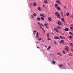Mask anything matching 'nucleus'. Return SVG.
Segmentation results:
<instances>
[{
  "label": "nucleus",
  "mask_w": 73,
  "mask_h": 73,
  "mask_svg": "<svg viewBox=\"0 0 73 73\" xmlns=\"http://www.w3.org/2000/svg\"><path fill=\"white\" fill-rule=\"evenodd\" d=\"M55 14L58 17V18H60V14L58 13V12H55Z\"/></svg>",
  "instance_id": "obj_1"
},
{
  "label": "nucleus",
  "mask_w": 73,
  "mask_h": 73,
  "mask_svg": "<svg viewBox=\"0 0 73 73\" xmlns=\"http://www.w3.org/2000/svg\"><path fill=\"white\" fill-rule=\"evenodd\" d=\"M54 31L56 32L57 33H58V29L57 28H55L54 29Z\"/></svg>",
  "instance_id": "obj_2"
},
{
  "label": "nucleus",
  "mask_w": 73,
  "mask_h": 73,
  "mask_svg": "<svg viewBox=\"0 0 73 73\" xmlns=\"http://www.w3.org/2000/svg\"><path fill=\"white\" fill-rule=\"evenodd\" d=\"M58 24L59 25H62V23H61L59 21H58Z\"/></svg>",
  "instance_id": "obj_3"
},
{
  "label": "nucleus",
  "mask_w": 73,
  "mask_h": 73,
  "mask_svg": "<svg viewBox=\"0 0 73 73\" xmlns=\"http://www.w3.org/2000/svg\"><path fill=\"white\" fill-rule=\"evenodd\" d=\"M63 30H64L65 31H66V32H68L69 31V29H68V28H66L65 29H63Z\"/></svg>",
  "instance_id": "obj_4"
},
{
  "label": "nucleus",
  "mask_w": 73,
  "mask_h": 73,
  "mask_svg": "<svg viewBox=\"0 0 73 73\" xmlns=\"http://www.w3.org/2000/svg\"><path fill=\"white\" fill-rule=\"evenodd\" d=\"M56 3H57L58 4H61V3L59 1V0H57L56 1Z\"/></svg>",
  "instance_id": "obj_5"
},
{
  "label": "nucleus",
  "mask_w": 73,
  "mask_h": 73,
  "mask_svg": "<svg viewBox=\"0 0 73 73\" xmlns=\"http://www.w3.org/2000/svg\"><path fill=\"white\" fill-rule=\"evenodd\" d=\"M38 35H39L38 33V32H37L36 33V38H37L38 37H39V36H38Z\"/></svg>",
  "instance_id": "obj_6"
},
{
  "label": "nucleus",
  "mask_w": 73,
  "mask_h": 73,
  "mask_svg": "<svg viewBox=\"0 0 73 73\" xmlns=\"http://www.w3.org/2000/svg\"><path fill=\"white\" fill-rule=\"evenodd\" d=\"M54 39H60L59 37L56 36H55L54 37Z\"/></svg>",
  "instance_id": "obj_7"
},
{
  "label": "nucleus",
  "mask_w": 73,
  "mask_h": 73,
  "mask_svg": "<svg viewBox=\"0 0 73 73\" xmlns=\"http://www.w3.org/2000/svg\"><path fill=\"white\" fill-rule=\"evenodd\" d=\"M51 48V46H49L47 48V50H49Z\"/></svg>",
  "instance_id": "obj_8"
},
{
  "label": "nucleus",
  "mask_w": 73,
  "mask_h": 73,
  "mask_svg": "<svg viewBox=\"0 0 73 73\" xmlns=\"http://www.w3.org/2000/svg\"><path fill=\"white\" fill-rule=\"evenodd\" d=\"M52 63L53 64H56V61L54 60H52Z\"/></svg>",
  "instance_id": "obj_9"
},
{
  "label": "nucleus",
  "mask_w": 73,
  "mask_h": 73,
  "mask_svg": "<svg viewBox=\"0 0 73 73\" xmlns=\"http://www.w3.org/2000/svg\"><path fill=\"white\" fill-rule=\"evenodd\" d=\"M64 18H63L61 19V20H62V21H63V22L65 23V21H64Z\"/></svg>",
  "instance_id": "obj_10"
},
{
  "label": "nucleus",
  "mask_w": 73,
  "mask_h": 73,
  "mask_svg": "<svg viewBox=\"0 0 73 73\" xmlns=\"http://www.w3.org/2000/svg\"><path fill=\"white\" fill-rule=\"evenodd\" d=\"M44 3L45 4H48V1H47V0H45V1H44Z\"/></svg>",
  "instance_id": "obj_11"
},
{
  "label": "nucleus",
  "mask_w": 73,
  "mask_h": 73,
  "mask_svg": "<svg viewBox=\"0 0 73 73\" xmlns=\"http://www.w3.org/2000/svg\"><path fill=\"white\" fill-rule=\"evenodd\" d=\"M52 19V18L50 17H49L48 18V21H51V19Z\"/></svg>",
  "instance_id": "obj_12"
},
{
  "label": "nucleus",
  "mask_w": 73,
  "mask_h": 73,
  "mask_svg": "<svg viewBox=\"0 0 73 73\" xmlns=\"http://www.w3.org/2000/svg\"><path fill=\"white\" fill-rule=\"evenodd\" d=\"M60 43H61L62 42V43H64V40H61L60 41Z\"/></svg>",
  "instance_id": "obj_13"
},
{
  "label": "nucleus",
  "mask_w": 73,
  "mask_h": 73,
  "mask_svg": "<svg viewBox=\"0 0 73 73\" xmlns=\"http://www.w3.org/2000/svg\"><path fill=\"white\" fill-rule=\"evenodd\" d=\"M62 53L64 54H66V52H65V51L64 50H63V51H62Z\"/></svg>",
  "instance_id": "obj_14"
},
{
  "label": "nucleus",
  "mask_w": 73,
  "mask_h": 73,
  "mask_svg": "<svg viewBox=\"0 0 73 73\" xmlns=\"http://www.w3.org/2000/svg\"><path fill=\"white\" fill-rule=\"evenodd\" d=\"M40 16H42L43 17H45V15L42 14H40Z\"/></svg>",
  "instance_id": "obj_15"
},
{
  "label": "nucleus",
  "mask_w": 73,
  "mask_h": 73,
  "mask_svg": "<svg viewBox=\"0 0 73 73\" xmlns=\"http://www.w3.org/2000/svg\"><path fill=\"white\" fill-rule=\"evenodd\" d=\"M68 56H72V54L71 53H68Z\"/></svg>",
  "instance_id": "obj_16"
},
{
  "label": "nucleus",
  "mask_w": 73,
  "mask_h": 73,
  "mask_svg": "<svg viewBox=\"0 0 73 73\" xmlns=\"http://www.w3.org/2000/svg\"><path fill=\"white\" fill-rule=\"evenodd\" d=\"M37 20L38 21H40V17H38L37 19Z\"/></svg>",
  "instance_id": "obj_17"
},
{
  "label": "nucleus",
  "mask_w": 73,
  "mask_h": 73,
  "mask_svg": "<svg viewBox=\"0 0 73 73\" xmlns=\"http://www.w3.org/2000/svg\"><path fill=\"white\" fill-rule=\"evenodd\" d=\"M36 31H33V33L34 34V35H36Z\"/></svg>",
  "instance_id": "obj_18"
},
{
  "label": "nucleus",
  "mask_w": 73,
  "mask_h": 73,
  "mask_svg": "<svg viewBox=\"0 0 73 73\" xmlns=\"http://www.w3.org/2000/svg\"><path fill=\"white\" fill-rule=\"evenodd\" d=\"M57 54H58V55L60 56H61V54H60V53H59V52H57Z\"/></svg>",
  "instance_id": "obj_19"
},
{
  "label": "nucleus",
  "mask_w": 73,
  "mask_h": 73,
  "mask_svg": "<svg viewBox=\"0 0 73 73\" xmlns=\"http://www.w3.org/2000/svg\"><path fill=\"white\" fill-rule=\"evenodd\" d=\"M38 11H41V8H40V7H38Z\"/></svg>",
  "instance_id": "obj_20"
},
{
  "label": "nucleus",
  "mask_w": 73,
  "mask_h": 73,
  "mask_svg": "<svg viewBox=\"0 0 73 73\" xmlns=\"http://www.w3.org/2000/svg\"><path fill=\"white\" fill-rule=\"evenodd\" d=\"M33 15L34 16H37V14L35 13H34L33 14Z\"/></svg>",
  "instance_id": "obj_21"
},
{
  "label": "nucleus",
  "mask_w": 73,
  "mask_h": 73,
  "mask_svg": "<svg viewBox=\"0 0 73 73\" xmlns=\"http://www.w3.org/2000/svg\"><path fill=\"white\" fill-rule=\"evenodd\" d=\"M41 20H44V17H41Z\"/></svg>",
  "instance_id": "obj_22"
},
{
  "label": "nucleus",
  "mask_w": 73,
  "mask_h": 73,
  "mask_svg": "<svg viewBox=\"0 0 73 73\" xmlns=\"http://www.w3.org/2000/svg\"><path fill=\"white\" fill-rule=\"evenodd\" d=\"M47 37L49 38V33H48L47 35Z\"/></svg>",
  "instance_id": "obj_23"
},
{
  "label": "nucleus",
  "mask_w": 73,
  "mask_h": 73,
  "mask_svg": "<svg viewBox=\"0 0 73 73\" xmlns=\"http://www.w3.org/2000/svg\"><path fill=\"white\" fill-rule=\"evenodd\" d=\"M58 28V29H61V28L60 27V26H58L57 27Z\"/></svg>",
  "instance_id": "obj_24"
},
{
  "label": "nucleus",
  "mask_w": 73,
  "mask_h": 73,
  "mask_svg": "<svg viewBox=\"0 0 73 73\" xmlns=\"http://www.w3.org/2000/svg\"><path fill=\"white\" fill-rule=\"evenodd\" d=\"M44 25L45 26L46 28L48 29V27H47V25H46V24H44Z\"/></svg>",
  "instance_id": "obj_25"
},
{
  "label": "nucleus",
  "mask_w": 73,
  "mask_h": 73,
  "mask_svg": "<svg viewBox=\"0 0 73 73\" xmlns=\"http://www.w3.org/2000/svg\"><path fill=\"white\" fill-rule=\"evenodd\" d=\"M38 40L39 41H41V40H42V38H39L38 39Z\"/></svg>",
  "instance_id": "obj_26"
},
{
  "label": "nucleus",
  "mask_w": 73,
  "mask_h": 73,
  "mask_svg": "<svg viewBox=\"0 0 73 73\" xmlns=\"http://www.w3.org/2000/svg\"><path fill=\"white\" fill-rule=\"evenodd\" d=\"M57 9H58V10H60V7H58L57 8Z\"/></svg>",
  "instance_id": "obj_27"
},
{
  "label": "nucleus",
  "mask_w": 73,
  "mask_h": 73,
  "mask_svg": "<svg viewBox=\"0 0 73 73\" xmlns=\"http://www.w3.org/2000/svg\"><path fill=\"white\" fill-rule=\"evenodd\" d=\"M55 7H58V5H57V4H55Z\"/></svg>",
  "instance_id": "obj_28"
},
{
  "label": "nucleus",
  "mask_w": 73,
  "mask_h": 73,
  "mask_svg": "<svg viewBox=\"0 0 73 73\" xmlns=\"http://www.w3.org/2000/svg\"><path fill=\"white\" fill-rule=\"evenodd\" d=\"M61 16L62 17H63V13L62 12L61 13Z\"/></svg>",
  "instance_id": "obj_29"
},
{
  "label": "nucleus",
  "mask_w": 73,
  "mask_h": 73,
  "mask_svg": "<svg viewBox=\"0 0 73 73\" xmlns=\"http://www.w3.org/2000/svg\"><path fill=\"white\" fill-rule=\"evenodd\" d=\"M69 15V13H67L66 14V16H68Z\"/></svg>",
  "instance_id": "obj_30"
},
{
  "label": "nucleus",
  "mask_w": 73,
  "mask_h": 73,
  "mask_svg": "<svg viewBox=\"0 0 73 73\" xmlns=\"http://www.w3.org/2000/svg\"><path fill=\"white\" fill-rule=\"evenodd\" d=\"M36 6V3L35 2L34 3V7H35V6Z\"/></svg>",
  "instance_id": "obj_31"
},
{
  "label": "nucleus",
  "mask_w": 73,
  "mask_h": 73,
  "mask_svg": "<svg viewBox=\"0 0 73 73\" xmlns=\"http://www.w3.org/2000/svg\"><path fill=\"white\" fill-rule=\"evenodd\" d=\"M65 49H66V50L67 51H68V52H69V49H68V48H65Z\"/></svg>",
  "instance_id": "obj_32"
},
{
  "label": "nucleus",
  "mask_w": 73,
  "mask_h": 73,
  "mask_svg": "<svg viewBox=\"0 0 73 73\" xmlns=\"http://www.w3.org/2000/svg\"><path fill=\"white\" fill-rule=\"evenodd\" d=\"M69 37L70 38H73V36H69Z\"/></svg>",
  "instance_id": "obj_33"
},
{
  "label": "nucleus",
  "mask_w": 73,
  "mask_h": 73,
  "mask_svg": "<svg viewBox=\"0 0 73 73\" xmlns=\"http://www.w3.org/2000/svg\"><path fill=\"white\" fill-rule=\"evenodd\" d=\"M50 56H54V54H50Z\"/></svg>",
  "instance_id": "obj_34"
},
{
  "label": "nucleus",
  "mask_w": 73,
  "mask_h": 73,
  "mask_svg": "<svg viewBox=\"0 0 73 73\" xmlns=\"http://www.w3.org/2000/svg\"><path fill=\"white\" fill-rule=\"evenodd\" d=\"M69 34H70V35H73V34L70 32H69Z\"/></svg>",
  "instance_id": "obj_35"
},
{
  "label": "nucleus",
  "mask_w": 73,
  "mask_h": 73,
  "mask_svg": "<svg viewBox=\"0 0 73 73\" xmlns=\"http://www.w3.org/2000/svg\"><path fill=\"white\" fill-rule=\"evenodd\" d=\"M63 66V65L62 64H61L59 65L60 67H62Z\"/></svg>",
  "instance_id": "obj_36"
},
{
  "label": "nucleus",
  "mask_w": 73,
  "mask_h": 73,
  "mask_svg": "<svg viewBox=\"0 0 73 73\" xmlns=\"http://www.w3.org/2000/svg\"><path fill=\"white\" fill-rule=\"evenodd\" d=\"M31 18H34V16L33 15H31Z\"/></svg>",
  "instance_id": "obj_37"
},
{
  "label": "nucleus",
  "mask_w": 73,
  "mask_h": 73,
  "mask_svg": "<svg viewBox=\"0 0 73 73\" xmlns=\"http://www.w3.org/2000/svg\"><path fill=\"white\" fill-rule=\"evenodd\" d=\"M70 29H71V30H73V27H70Z\"/></svg>",
  "instance_id": "obj_38"
},
{
  "label": "nucleus",
  "mask_w": 73,
  "mask_h": 73,
  "mask_svg": "<svg viewBox=\"0 0 73 73\" xmlns=\"http://www.w3.org/2000/svg\"><path fill=\"white\" fill-rule=\"evenodd\" d=\"M60 38H63V37L62 36H60Z\"/></svg>",
  "instance_id": "obj_39"
},
{
  "label": "nucleus",
  "mask_w": 73,
  "mask_h": 73,
  "mask_svg": "<svg viewBox=\"0 0 73 73\" xmlns=\"http://www.w3.org/2000/svg\"><path fill=\"white\" fill-rule=\"evenodd\" d=\"M50 40L51 39H50V38H47V40Z\"/></svg>",
  "instance_id": "obj_40"
},
{
  "label": "nucleus",
  "mask_w": 73,
  "mask_h": 73,
  "mask_svg": "<svg viewBox=\"0 0 73 73\" xmlns=\"http://www.w3.org/2000/svg\"><path fill=\"white\" fill-rule=\"evenodd\" d=\"M38 24L39 25V26L41 25V24H40V23H39V22L38 23Z\"/></svg>",
  "instance_id": "obj_41"
},
{
  "label": "nucleus",
  "mask_w": 73,
  "mask_h": 73,
  "mask_svg": "<svg viewBox=\"0 0 73 73\" xmlns=\"http://www.w3.org/2000/svg\"><path fill=\"white\" fill-rule=\"evenodd\" d=\"M54 44H57V43H56V42L55 41H54Z\"/></svg>",
  "instance_id": "obj_42"
},
{
  "label": "nucleus",
  "mask_w": 73,
  "mask_h": 73,
  "mask_svg": "<svg viewBox=\"0 0 73 73\" xmlns=\"http://www.w3.org/2000/svg\"><path fill=\"white\" fill-rule=\"evenodd\" d=\"M64 8L65 9H66V6H64Z\"/></svg>",
  "instance_id": "obj_43"
},
{
  "label": "nucleus",
  "mask_w": 73,
  "mask_h": 73,
  "mask_svg": "<svg viewBox=\"0 0 73 73\" xmlns=\"http://www.w3.org/2000/svg\"><path fill=\"white\" fill-rule=\"evenodd\" d=\"M41 25H39L40 27V28H41V29H42V27H41Z\"/></svg>",
  "instance_id": "obj_44"
},
{
  "label": "nucleus",
  "mask_w": 73,
  "mask_h": 73,
  "mask_svg": "<svg viewBox=\"0 0 73 73\" xmlns=\"http://www.w3.org/2000/svg\"><path fill=\"white\" fill-rule=\"evenodd\" d=\"M42 31H43L44 32V33H45V30L44 29H42Z\"/></svg>",
  "instance_id": "obj_45"
},
{
  "label": "nucleus",
  "mask_w": 73,
  "mask_h": 73,
  "mask_svg": "<svg viewBox=\"0 0 73 73\" xmlns=\"http://www.w3.org/2000/svg\"><path fill=\"white\" fill-rule=\"evenodd\" d=\"M70 45H72V46L73 44H72V43H70Z\"/></svg>",
  "instance_id": "obj_46"
},
{
  "label": "nucleus",
  "mask_w": 73,
  "mask_h": 73,
  "mask_svg": "<svg viewBox=\"0 0 73 73\" xmlns=\"http://www.w3.org/2000/svg\"><path fill=\"white\" fill-rule=\"evenodd\" d=\"M71 50L72 51V52H73V49L72 48L71 49Z\"/></svg>",
  "instance_id": "obj_47"
},
{
  "label": "nucleus",
  "mask_w": 73,
  "mask_h": 73,
  "mask_svg": "<svg viewBox=\"0 0 73 73\" xmlns=\"http://www.w3.org/2000/svg\"><path fill=\"white\" fill-rule=\"evenodd\" d=\"M43 7H45V5H43Z\"/></svg>",
  "instance_id": "obj_48"
},
{
  "label": "nucleus",
  "mask_w": 73,
  "mask_h": 73,
  "mask_svg": "<svg viewBox=\"0 0 73 73\" xmlns=\"http://www.w3.org/2000/svg\"><path fill=\"white\" fill-rule=\"evenodd\" d=\"M65 47H66V48H69V47H68V46H65Z\"/></svg>",
  "instance_id": "obj_49"
},
{
  "label": "nucleus",
  "mask_w": 73,
  "mask_h": 73,
  "mask_svg": "<svg viewBox=\"0 0 73 73\" xmlns=\"http://www.w3.org/2000/svg\"><path fill=\"white\" fill-rule=\"evenodd\" d=\"M36 48H40V47H39L38 46H37Z\"/></svg>",
  "instance_id": "obj_50"
},
{
  "label": "nucleus",
  "mask_w": 73,
  "mask_h": 73,
  "mask_svg": "<svg viewBox=\"0 0 73 73\" xmlns=\"http://www.w3.org/2000/svg\"><path fill=\"white\" fill-rule=\"evenodd\" d=\"M63 39H65V37H63Z\"/></svg>",
  "instance_id": "obj_51"
},
{
  "label": "nucleus",
  "mask_w": 73,
  "mask_h": 73,
  "mask_svg": "<svg viewBox=\"0 0 73 73\" xmlns=\"http://www.w3.org/2000/svg\"><path fill=\"white\" fill-rule=\"evenodd\" d=\"M41 25V26H42V27H44V25H42L41 24V25Z\"/></svg>",
  "instance_id": "obj_52"
},
{
  "label": "nucleus",
  "mask_w": 73,
  "mask_h": 73,
  "mask_svg": "<svg viewBox=\"0 0 73 73\" xmlns=\"http://www.w3.org/2000/svg\"><path fill=\"white\" fill-rule=\"evenodd\" d=\"M62 36H64V34L63 33L62 34Z\"/></svg>",
  "instance_id": "obj_53"
},
{
  "label": "nucleus",
  "mask_w": 73,
  "mask_h": 73,
  "mask_svg": "<svg viewBox=\"0 0 73 73\" xmlns=\"http://www.w3.org/2000/svg\"><path fill=\"white\" fill-rule=\"evenodd\" d=\"M71 17H72V18H73V15H72L71 16Z\"/></svg>",
  "instance_id": "obj_54"
},
{
  "label": "nucleus",
  "mask_w": 73,
  "mask_h": 73,
  "mask_svg": "<svg viewBox=\"0 0 73 73\" xmlns=\"http://www.w3.org/2000/svg\"><path fill=\"white\" fill-rule=\"evenodd\" d=\"M42 42H45V40H42Z\"/></svg>",
  "instance_id": "obj_55"
},
{
  "label": "nucleus",
  "mask_w": 73,
  "mask_h": 73,
  "mask_svg": "<svg viewBox=\"0 0 73 73\" xmlns=\"http://www.w3.org/2000/svg\"><path fill=\"white\" fill-rule=\"evenodd\" d=\"M36 43H37V44H38V42H36Z\"/></svg>",
  "instance_id": "obj_56"
},
{
  "label": "nucleus",
  "mask_w": 73,
  "mask_h": 73,
  "mask_svg": "<svg viewBox=\"0 0 73 73\" xmlns=\"http://www.w3.org/2000/svg\"><path fill=\"white\" fill-rule=\"evenodd\" d=\"M45 47L46 48H47V46L45 45Z\"/></svg>",
  "instance_id": "obj_57"
},
{
  "label": "nucleus",
  "mask_w": 73,
  "mask_h": 73,
  "mask_svg": "<svg viewBox=\"0 0 73 73\" xmlns=\"http://www.w3.org/2000/svg\"><path fill=\"white\" fill-rule=\"evenodd\" d=\"M52 35H54V34L53 33H52Z\"/></svg>",
  "instance_id": "obj_58"
},
{
  "label": "nucleus",
  "mask_w": 73,
  "mask_h": 73,
  "mask_svg": "<svg viewBox=\"0 0 73 73\" xmlns=\"http://www.w3.org/2000/svg\"><path fill=\"white\" fill-rule=\"evenodd\" d=\"M69 66H70V64H68Z\"/></svg>",
  "instance_id": "obj_59"
},
{
  "label": "nucleus",
  "mask_w": 73,
  "mask_h": 73,
  "mask_svg": "<svg viewBox=\"0 0 73 73\" xmlns=\"http://www.w3.org/2000/svg\"><path fill=\"white\" fill-rule=\"evenodd\" d=\"M72 27H73V25H72Z\"/></svg>",
  "instance_id": "obj_60"
}]
</instances>
